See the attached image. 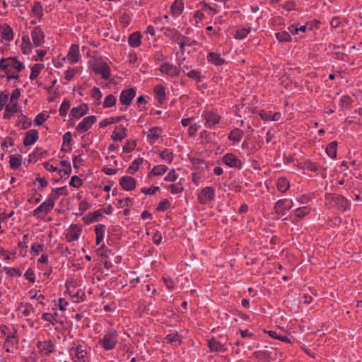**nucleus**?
I'll use <instances>...</instances> for the list:
<instances>
[{
    "instance_id": "f257e3e1",
    "label": "nucleus",
    "mask_w": 362,
    "mask_h": 362,
    "mask_svg": "<svg viewBox=\"0 0 362 362\" xmlns=\"http://www.w3.org/2000/svg\"><path fill=\"white\" fill-rule=\"evenodd\" d=\"M11 69H15L18 71H21L23 69H24V65L23 63L18 61L16 58H2L0 61V69L5 71L8 79H18L19 76L18 74H11Z\"/></svg>"
},
{
    "instance_id": "f03ea898",
    "label": "nucleus",
    "mask_w": 362,
    "mask_h": 362,
    "mask_svg": "<svg viewBox=\"0 0 362 362\" xmlns=\"http://www.w3.org/2000/svg\"><path fill=\"white\" fill-rule=\"evenodd\" d=\"M325 204L329 208H336L342 211L350 208V204L343 196L337 194H326L325 197Z\"/></svg>"
},
{
    "instance_id": "7ed1b4c3",
    "label": "nucleus",
    "mask_w": 362,
    "mask_h": 362,
    "mask_svg": "<svg viewBox=\"0 0 362 362\" xmlns=\"http://www.w3.org/2000/svg\"><path fill=\"white\" fill-rule=\"evenodd\" d=\"M117 337L116 330L111 329L104 335L103 339H99L98 342L105 350H112L117 343Z\"/></svg>"
},
{
    "instance_id": "20e7f679",
    "label": "nucleus",
    "mask_w": 362,
    "mask_h": 362,
    "mask_svg": "<svg viewBox=\"0 0 362 362\" xmlns=\"http://www.w3.org/2000/svg\"><path fill=\"white\" fill-rule=\"evenodd\" d=\"M203 120L205 121L204 126L207 128H211L219 123L221 116L211 110H204L202 114Z\"/></svg>"
},
{
    "instance_id": "39448f33",
    "label": "nucleus",
    "mask_w": 362,
    "mask_h": 362,
    "mask_svg": "<svg viewBox=\"0 0 362 362\" xmlns=\"http://www.w3.org/2000/svg\"><path fill=\"white\" fill-rule=\"evenodd\" d=\"M215 196V191L213 187H206L204 189L201 190L198 195V199L199 202L202 204H205L208 203L209 202H211L214 199Z\"/></svg>"
},
{
    "instance_id": "423d86ee",
    "label": "nucleus",
    "mask_w": 362,
    "mask_h": 362,
    "mask_svg": "<svg viewBox=\"0 0 362 362\" xmlns=\"http://www.w3.org/2000/svg\"><path fill=\"white\" fill-rule=\"evenodd\" d=\"M136 95V88H130L121 92L119 102L122 105L129 106L132 104L133 98Z\"/></svg>"
},
{
    "instance_id": "0eeeda50",
    "label": "nucleus",
    "mask_w": 362,
    "mask_h": 362,
    "mask_svg": "<svg viewBox=\"0 0 362 362\" xmlns=\"http://www.w3.org/2000/svg\"><path fill=\"white\" fill-rule=\"evenodd\" d=\"M222 161L230 168L241 169L243 163L241 160L233 153H228L222 158Z\"/></svg>"
},
{
    "instance_id": "6e6552de",
    "label": "nucleus",
    "mask_w": 362,
    "mask_h": 362,
    "mask_svg": "<svg viewBox=\"0 0 362 362\" xmlns=\"http://www.w3.org/2000/svg\"><path fill=\"white\" fill-rule=\"evenodd\" d=\"M293 206L292 200L286 199L279 200L274 206V209L278 215L284 216L286 210L290 209Z\"/></svg>"
},
{
    "instance_id": "1a4fd4ad",
    "label": "nucleus",
    "mask_w": 362,
    "mask_h": 362,
    "mask_svg": "<svg viewBox=\"0 0 362 362\" xmlns=\"http://www.w3.org/2000/svg\"><path fill=\"white\" fill-rule=\"evenodd\" d=\"M95 122V116L91 115L86 117L77 125L76 130L81 133L85 132L88 131Z\"/></svg>"
},
{
    "instance_id": "9d476101",
    "label": "nucleus",
    "mask_w": 362,
    "mask_h": 362,
    "mask_svg": "<svg viewBox=\"0 0 362 362\" xmlns=\"http://www.w3.org/2000/svg\"><path fill=\"white\" fill-rule=\"evenodd\" d=\"M31 37L35 47H39L44 43V33L40 27H35L31 32Z\"/></svg>"
},
{
    "instance_id": "9b49d317",
    "label": "nucleus",
    "mask_w": 362,
    "mask_h": 362,
    "mask_svg": "<svg viewBox=\"0 0 362 362\" xmlns=\"http://www.w3.org/2000/svg\"><path fill=\"white\" fill-rule=\"evenodd\" d=\"M119 185L127 191L132 190L136 187V180L130 176H123L119 179Z\"/></svg>"
},
{
    "instance_id": "f8f14e48",
    "label": "nucleus",
    "mask_w": 362,
    "mask_h": 362,
    "mask_svg": "<svg viewBox=\"0 0 362 362\" xmlns=\"http://www.w3.org/2000/svg\"><path fill=\"white\" fill-rule=\"evenodd\" d=\"M38 138V132L35 129H30L25 133L23 145L25 146H30L37 141Z\"/></svg>"
},
{
    "instance_id": "ddd939ff",
    "label": "nucleus",
    "mask_w": 362,
    "mask_h": 362,
    "mask_svg": "<svg viewBox=\"0 0 362 362\" xmlns=\"http://www.w3.org/2000/svg\"><path fill=\"white\" fill-rule=\"evenodd\" d=\"M160 71H161L163 74H165L168 76H174L179 74L180 69L170 64H162L159 68Z\"/></svg>"
},
{
    "instance_id": "4468645a",
    "label": "nucleus",
    "mask_w": 362,
    "mask_h": 362,
    "mask_svg": "<svg viewBox=\"0 0 362 362\" xmlns=\"http://www.w3.org/2000/svg\"><path fill=\"white\" fill-rule=\"evenodd\" d=\"M81 230L76 225L71 226L66 234V238L69 242H73L78 239Z\"/></svg>"
},
{
    "instance_id": "2eb2a0df",
    "label": "nucleus",
    "mask_w": 362,
    "mask_h": 362,
    "mask_svg": "<svg viewBox=\"0 0 362 362\" xmlns=\"http://www.w3.org/2000/svg\"><path fill=\"white\" fill-rule=\"evenodd\" d=\"M67 59L71 63H76L79 59V46L74 44L71 46L67 54Z\"/></svg>"
},
{
    "instance_id": "dca6fc26",
    "label": "nucleus",
    "mask_w": 362,
    "mask_h": 362,
    "mask_svg": "<svg viewBox=\"0 0 362 362\" xmlns=\"http://www.w3.org/2000/svg\"><path fill=\"white\" fill-rule=\"evenodd\" d=\"M126 128L122 125L116 126L111 136L114 141H122L127 136Z\"/></svg>"
},
{
    "instance_id": "f3484780",
    "label": "nucleus",
    "mask_w": 362,
    "mask_h": 362,
    "mask_svg": "<svg viewBox=\"0 0 362 362\" xmlns=\"http://www.w3.org/2000/svg\"><path fill=\"white\" fill-rule=\"evenodd\" d=\"M88 110V107L87 105L83 104L78 107H73L71 110L70 116L78 119L87 114Z\"/></svg>"
},
{
    "instance_id": "a211bd4d",
    "label": "nucleus",
    "mask_w": 362,
    "mask_h": 362,
    "mask_svg": "<svg viewBox=\"0 0 362 362\" xmlns=\"http://www.w3.org/2000/svg\"><path fill=\"white\" fill-rule=\"evenodd\" d=\"M0 33L1 37L7 40L11 41L13 38V32L12 28L7 24L0 25Z\"/></svg>"
},
{
    "instance_id": "6ab92c4d",
    "label": "nucleus",
    "mask_w": 362,
    "mask_h": 362,
    "mask_svg": "<svg viewBox=\"0 0 362 362\" xmlns=\"http://www.w3.org/2000/svg\"><path fill=\"white\" fill-rule=\"evenodd\" d=\"M310 212V209L308 206L298 207L296 211L295 214L291 217L292 221L297 222L299 219L305 217V215L308 214Z\"/></svg>"
},
{
    "instance_id": "aec40b11",
    "label": "nucleus",
    "mask_w": 362,
    "mask_h": 362,
    "mask_svg": "<svg viewBox=\"0 0 362 362\" xmlns=\"http://www.w3.org/2000/svg\"><path fill=\"white\" fill-rule=\"evenodd\" d=\"M181 336L177 333H171L168 334L163 340L164 343L171 344L174 346H177L181 343Z\"/></svg>"
},
{
    "instance_id": "412c9836",
    "label": "nucleus",
    "mask_w": 362,
    "mask_h": 362,
    "mask_svg": "<svg viewBox=\"0 0 362 362\" xmlns=\"http://www.w3.org/2000/svg\"><path fill=\"white\" fill-rule=\"evenodd\" d=\"M208 346L211 351L224 352L226 350L224 345L221 344L214 338L208 341Z\"/></svg>"
},
{
    "instance_id": "4be33fe9",
    "label": "nucleus",
    "mask_w": 362,
    "mask_h": 362,
    "mask_svg": "<svg viewBox=\"0 0 362 362\" xmlns=\"http://www.w3.org/2000/svg\"><path fill=\"white\" fill-rule=\"evenodd\" d=\"M164 35L166 37H170L175 42H180L182 37V35L175 29L164 28Z\"/></svg>"
},
{
    "instance_id": "5701e85b",
    "label": "nucleus",
    "mask_w": 362,
    "mask_h": 362,
    "mask_svg": "<svg viewBox=\"0 0 362 362\" xmlns=\"http://www.w3.org/2000/svg\"><path fill=\"white\" fill-rule=\"evenodd\" d=\"M141 35L139 32L132 33L128 38V42L132 47H137L141 45Z\"/></svg>"
},
{
    "instance_id": "b1692460",
    "label": "nucleus",
    "mask_w": 362,
    "mask_h": 362,
    "mask_svg": "<svg viewBox=\"0 0 362 362\" xmlns=\"http://www.w3.org/2000/svg\"><path fill=\"white\" fill-rule=\"evenodd\" d=\"M52 190L54 192L51 194H49L48 198L50 200L52 199V201L54 202V204H55V201L59 198V196L66 195L67 194V189H66V186L62 187H58L56 189L52 188Z\"/></svg>"
},
{
    "instance_id": "393cba45",
    "label": "nucleus",
    "mask_w": 362,
    "mask_h": 362,
    "mask_svg": "<svg viewBox=\"0 0 362 362\" xmlns=\"http://www.w3.org/2000/svg\"><path fill=\"white\" fill-rule=\"evenodd\" d=\"M207 59L211 64L216 66H221L225 62V60L223 58H221L219 54L215 52L209 53L207 56Z\"/></svg>"
},
{
    "instance_id": "a878e982",
    "label": "nucleus",
    "mask_w": 362,
    "mask_h": 362,
    "mask_svg": "<svg viewBox=\"0 0 362 362\" xmlns=\"http://www.w3.org/2000/svg\"><path fill=\"white\" fill-rule=\"evenodd\" d=\"M96 73L100 74L104 79H108L110 76V69L107 63L101 64L96 69Z\"/></svg>"
},
{
    "instance_id": "bb28decb",
    "label": "nucleus",
    "mask_w": 362,
    "mask_h": 362,
    "mask_svg": "<svg viewBox=\"0 0 362 362\" xmlns=\"http://www.w3.org/2000/svg\"><path fill=\"white\" fill-rule=\"evenodd\" d=\"M184 4L182 0H175L171 6V13L174 16H179L183 11Z\"/></svg>"
},
{
    "instance_id": "cd10ccee",
    "label": "nucleus",
    "mask_w": 362,
    "mask_h": 362,
    "mask_svg": "<svg viewBox=\"0 0 362 362\" xmlns=\"http://www.w3.org/2000/svg\"><path fill=\"white\" fill-rule=\"evenodd\" d=\"M153 91L157 96L158 102L162 104L165 100V88L162 85L156 86Z\"/></svg>"
},
{
    "instance_id": "c85d7f7f",
    "label": "nucleus",
    "mask_w": 362,
    "mask_h": 362,
    "mask_svg": "<svg viewBox=\"0 0 362 362\" xmlns=\"http://www.w3.org/2000/svg\"><path fill=\"white\" fill-rule=\"evenodd\" d=\"M180 70L187 75L189 78L194 79L197 82L202 81L201 74L199 71L197 70H190L189 71H186L185 67H180Z\"/></svg>"
},
{
    "instance_id": "c756f323",
    "label": "nucleus",
    "mask_w": 362,
    "mask_h": 362,
    "mask_svg": "<svg viewBox=\"0 0 362 362\" xmlns=\"http://www.w3.org/2000/svg\"><path fill=\"white\" fill-rule=\"evenodd\" d=\"M105 226L103 224H99L95 226V232L96 234V245H99L101 241L104 239Z\"/></svg>"
},
{
    "instance_id": "7c9ffc66",
    "label": "nucleus",
    "mask_w": 362,
    "mask_h": 362,
    "mask_svg": "<svg viewBox=\"0 0 362 362\" xmlns=\"http://www.w3.org/2000/svg\"><path fill=\"white\" fill-rule=\"evenodd\" d=\"M337 142L336 141H332L325 149L327 154L330 158H335L337 157Z\"/></svg>"
},
{
    "instance_id": "2f4dec72",
    "label": "nucleus",
    "mask_w": 362,
    "mask_h": 362,
    "mask_svg": "<svg viewBox=\"0 0 362 362\" xmlns=\"http://www.w3.org/2000/svg\"><path fill=\"white\" fill-rule=\"evenodd\" d=\"M290 187L289 182L284 177H280L277 180V188L281 192H286Z\"/></svg>"
},
{
    "instance_id": "473e14b6",
    "label": "nucleus",
    "mask_w": 362,
    "mask_h": 362,
    "mask_svg": "<svg viewBox=\"0 0 362 362\" xmlns=\"http://www.w3.org/2000/svg\"><path fill=\"white\" fill-rule=\"evenodd\" d=\"M168 170V167L164 165H159L153 168L149 175L159 176L163 175Z\"/></svg>"
},
{
    "instance_id": "72a5a7b5",
    "label": "nucleus",
    "mask_w": 362,
    "mask_h": 362,
    "mask_svg": "<svg viewBox=\"0 0 362 362\" xmlns=\"http://www.w3.org/2000/svg\"><path fill=\"white\" fill-rule=\"evenodd\" d=\"M243 136V132L240 129H235L231 131L228 139L233 141H240Z\"/></svg>"
},
{
    "instance_id": "f704fd0d",
    "label": "nucleus",
    "mask_w": 362,
    "mask_h": 362,
    "mask_svg": "<svg viewBox=\"0 0 362 362\" xmlns=\"http://www.w3.org/2000/svg\"><path fill=\"white\" fill-rule=\"evenodd\" d=\"M23 43L21 49L23 53L25 54H29L31 52V44L28 36H23L22 38Z\"/></svg>"
},
{
    "instance_id": "c9c22d12",
    "label": "nucleus",
    "mask_w": 362,
    "mask_h": 362,
    "mask_svg": "<svg viewBox=\"0 0 362 362\" xmlns=\"http://www.w3.org/2000/svg\"><path fill=\"white\" fill-rule=\"evenodd\" d=\"M54 202L52 200H50L49 198L47 199V201L44 202L43 203H42L39 207L40 209H42V211L45 213V214H47L49 213L54 206Z\"/></svg>"
},
{
    "instance_id": "e433bc0d",
    "label": "nucleus",
    "mask_w": 362,
    "mask_h": 362,
    "mask_svg": "<svg viewBox=\"0 0 362 362\" xmlns=\"http://www.w3.org/2000/svg\"><path fill=\"white\" fill-rule=\"evenodd\" d=\"M87 351L83 349L81 345H78L75 349V357L78 360H82L83 362H86V357L87 356Z\"/></svg>"
},
{
    "instance_id": "4c0bfd02",
    "label": "nucleus",
    "mask_w": 362,
    "mask_h": 362,
    "mask_svg": "<svg viewBox=\"0 0 362 362\" xmlns=\"http://www.w3.org/2000/svg\"><path fill=\"white\" fill-rule=\"evenodd\" d=\"M10 166L13 169H17L21 165V156H16L12 155L10 156L9 160Z\"/></svg>"
},
{
    "instance_id": "58836bf2",
    "label": "nucleus",
    "mask_w": 362,
    "mask_h": 362,
    "mask_svg": "<svg viewBox=\"0 0 362 362\" xmlns=\"http://www.w3.org/2000/svg\"><path fill=\"white\" fill-rule=\"evenodd\" d=\"M43 66H44L40 64H35L31 69L30 79L35 80L39 76L40 71L42 69Z\"/></svg>"
},
{
    "instance_id": "ea45409f",
    "label": "nucleus",
    "mask_w": 362,
    "mask_h": 362,
    "mask_svg": "<svg viewBox=\"0 0 362 362\" xmlns=\"http://www.w3.org/2000/svg\"><path fill=\"white\" fill-rule=\"evenodd\" d=\"M144 160L141 158H138L134 160L132 165L127 169V173L129 174H134V172L137 171L139 165L143 163Z\"/></svg>"
},
{
    "instance_id": "a19ab883",
    "label": "nucleus",
    "mask_w": 362,
    "mask_h": 362,
    "mask_svg": "<svg viewBox=\"0 0 362 362\" xmlns=\"http://www.w3.org/2000/svg\"><path fill=\"white\" fill-rule=\"evenodd\" d=\"M32 11L35 16L40 18L43 15V8L41 5V3L39 1H35L34 5L32 8Z\"/></svg>"
},
{
    "instance_id": "79ce46f5",
    "label": "nucleus",
    "mask_w": 362,
    "mask_h": 362,
    "mask_svg": "<svg viewBox=\"0 0 362 362\" xmlns=\"http://www.w3.org/2000/svg\"><path fill=\"white\" fill-rule=\"evenodd\" d=\"M267 333L269 334V335L271 337H272L274 339H279L281 341L289 343V344L291 343V339L288 338L287 336L279 335L276 332L272 331V330L268 331Z\"/></svg>"
},
{
    "instance_id": "37998d69",
    "label": "nucleus",
    "mask_w": 362,
    "mask_h": 362,
    "mask_svg": "<svg viewBox=\"0 0 362 362\" xmlns=\"http://www.w3.org/2000/svg\"><path fill=\"white\" fill-rule=\"evenodd\" d=\"M116 98L113 95L110 94L105 98L103 102V107H111L116 104Z\"/></svg>"
},
{
    "instance_id": "c03bdc74",
    "label": "nucleus",
    "mask_w": 362,
    "mask_h": 362,
    "mask_svg": "<svg viewBox=\"0 0 362 362\" xmlns=\"http://www.w3.org/2000/svg\"><path fill=\"white\" fill-rule=\"evenodd\" d=\"M160 133L161 129L158 127H155L149 130V133L148 134L147 136L153 140H157L160 137Z\"/></svg>"
},
{
    "instance_id": "a18cd8bd",
    "label": "nucleus",
    "mask_w": 362,
    "mask_h": 362,
    "mask_svg": "<svg viewBox=\"0 0 362 362\" xmlns=\"http://www.w3.org/2000/svg\"><path fill=\"white\" fill-rule=\"evenodd\" d=\"M37 346L38 348H41V346H42L43 349L47 350L46 354H48L49 353L52 352L54 345L51 341H45L44 342L39 341Z\"/></svg>"
},
{
    "instance_id": "49530a36",
    "label": "nucleus",
    "mask_w": 362,
    "mask_h": 362,
    "mask_svg": "<svg viewBox=\"0 0 362 362\" xmlns=\"http://www.w3.org/2000/svg\"><path fill=\"white\" fill-rule=\"evenodd\" d=\"M160 156L162 159L165 160L168 163H171L173 158V152L169 149L163 150L160 153Z\"/></svg>"
},
{
    "instance_id": "de8ad7c7",
    "label": "nucleus",
    "mask_w": 362,
    "mask_h": 362,
    "mask_svg": "<svg viewBox=\"0 0 362 362\" xmlns=\"http://www.w3.org/2000/svg\"><path fill=\"white\" fill-rule=\"evenodd\" d=\"M276 38L280 42H290L291 40V37L290 34L286 31H283L281 33H276Z\"/></svg>"
},
{
    "instance_id": "09e8293b",
    "label": "nucleus",
    "mask_w": 362,
    "mask_h": 362,
    "mask_svg": "<svg viewBox=\"0 0 362 362\" xmlns=\"http://www.w3.org/2000/svg\"><path fill=\"white\" fill-rule=\"evenodd\" d=\"M70 108V102L69 100H64L62 102L61 107L59 108V115L61 116H65Z\"/></svg>"
},
{
    "instance_id": "8fccbe9b",
    "label": "nucleus",
    "mask_w": 362,
    "mask_h": 362,
    "mask_svg": "<svg viewBox=\"0 0 362 362\" xmlns=\"http://www.w3.org/2000/svg\"><path fill=\"white\" fill-rule=\"evenodd\" d=\"M250 32V28L238 29L235 32V37L239 40L244 39Z\"/></svg>"
},
{
    "instance_id": "3c124183",
    "label": "nucleus",
    "mask_w": 362,
    "mask_h": 362,
    "mask_svg": "<svg viewBox=\"0 0 362 362\" xmlns=\"http://www.w3.org/2000/svg\"><path fill=\"white\" fill-rule=\"evenodd\" d=\"M353 103V100L349 95H344L341 98L340 100V106L343 108L349 107L351 103Z\"/></svg>"
},
{
    "instance_id": "603ef678",
    "label": "nucleus",
    "mask_w": 362,
    "mask_h": 362,
    "mask_svg": "<svg viewBox=\"0 0 362 362\" xmlns=\"http://www.w3.org/2000/svg\"><path fill=\"white\" fill-rule=\"evenodd\" d=\"M102 209L97 210L94 211L93 214H90L87 216L86 222H93L98 221L99 217H102L101 214Z\"/></svg>"
},
{
    "instance_id": "864d4df0",
    "label": "nucleus",
    "mask_w": 362,
    "mask_h": 362,
    "mask_svg": "<svg viewBox=\"0 0 362 362\" xmlns=\"http://www.w3.org/2000/svg\"><path fill=\"white\" fill-rule=\"evenodd\" d=\"M82 184V180L76 175L73 176L69 182V185L75 188H79Z\"/></svg>"
},
{
    "instance_id": "5fc2aeb1",
    "label": "nucleus",
    "mask_w": 362,
    "mask_h": 362,
    "mask_svg": "<svg viewBox=\"0 0 362 362\" xmlns=\"http://www.w3.org/2000/svg\"><path fill=\"white\" fill-rule=\"evenodd\" d=\"M96 252L98 255L104 258H107L109 257L108 253L110 252V251L104 245H103L96 250Z\"/></svg>"
},
{
    "instance_id": "6e6d98bb",
    "label": "nucleus",
    "mask_w": 362,
    "mask_h": 362,
    "mask_svg": "<svg viewBox=\"0 0 362 362\" xmlns=\"http://www.w3.org/2000/svg\"><path fill=\"white\" fill-rule=\"evenodd\" d=\"M170 205V203L168 199H163L158 204L156 210L158 211H164L166 210Z\"/></svg>"
},
{
    "instance_id": "4d7b16f0",
    "label": "nucleus",
    "mask_w": 362,
    "mask_h": 362,
    "mask_svg": "<svg viewBox=\"0 0 362 362\" xmlns=\"http://www.w3.org/2000/svg\"><path fill=\"white\" fill-rule=\"evenodd\" d=\"M16 330L13 329V333H9L6 336V343L11 342L12 344H18V339H17V337H16Z\"/></svg>"
},
{
    "instance_id": "13d9d810",
    "label": "nucleus",
    "mask_w": 362,
    "mask_h": 362,
    "mask_svg": "<svg viewBox=\"0 0 362 362\" xmlns=\"http://www.w3.org/2000/svg\"><path fill=\"white\" fill-rule=\"evenodd\" d=\"M44 250V245L42 244L34 243L31 246V253L34 255H37L40 252Z\"/></svg>"
},
{
    "instance_id": "bf43d9fd",
    "label": "nucleus",
    "mask_w": 362,
    "mask_h": 362,
    "mask_svg": "<svg viewBox=\"0 0 362 362\" xmlns=\"http://www.w3.org/2000/svg\"><path fill=\"white\" fill-rule=\"evenodd\" d=\"M136 147V141H129L127 144L123 146V151L126 153L132 152Z\"/></svg>"
},
{
    "instance_id": "052dcab7",
    "label": "nucleus",
    "mask_w": 362,
    "mask_h": 362,
    "mask_svg": "<svg viewBox=\"0 0 362 362\" xmlns=\"http://www.w3.org/2000/svg\"><path fill=\"white\" fill-rule=\"evenodd\" d=\"M48 117H49L48 115H46L43 113L38 114L34 120L35 124V125H41L45 120H47V119Z\"/></svg>"
},
{
    "instance_id": "680f3d73",
    "label": "nucleus",
    "mask_w": 362,
    "mask_h": 362,
    "mask_svg": "<svg viewBox=\"0 0 362 362\" xmlns=\"http://www.w3.org/2000/svg\"><path fill=\"white\" fill-rule=\"evenodd\" d=\"M90 96L92 98L99 101L102 98V93L98 88L94 87L91 90Z\"/></svg>"
},
{
    "instance_id": "e2e57ef3",
    "label": "nucleus",
    "mask_w": 362,
    "mask_h": 362,
    "mask_svg": "<svg viewBox=\"0 0 362 362\" xmlns=\"http://www.w3.org/2000/svg\"><path fill=\"white\" fill-rule=\"evenodd\" d=\"M4 270L6 272V274L11 276H21V272L15 268H9V267H4Z\"/></svg>"
},
{
    "instance_id": "0e129e2a",
    "label": "nucleus",
    "mask_w": 362,
    "mask_h": 362,
    "mask_svg": "<svg viewBox=\"0 0 362 362\" xmlns=\"http://www.w3.org/2000/svg\"><path fill=\"white\" fill-rule=\"evenodd\" d=\"M170 188L173 194H178L183 191V187L179 183L171 185Z\"/></svg>"
},
{
    "instance_id": "69168bd1",
    "label": "nucleus",
    "mask_w": 362,
    "mask_h": 362,
    "mask_svg": "<svg viewBox=\"0 0 362 362\" xmlns=\"http://www.w3.org/2000/svg\"><path fill=\"white\" fill-rule=\"evenodd\" d=\"M259 115L264 120L272 121V112L261 110L259 113Z\"/></svg>"
},
{
    "instance_id": "338daca9",
    "label": "nucleus",
    "mask_w": 362,
    "mask_h": 362,
    "mask_svg": "<svg viewBox=\"0 0 362 362\" xmlns=\"http://www.w3.org/2000/svg\"><path fill=\"white\" fill-rule=\"evenodd\" d=\"M6 112H10L11 113H15L18 112V104L16 103H11L9 105L6 106Z\"/></svg>"
},
{
    "instance_id": "774afa93",
    "label": "nucleus",
    "mask_w": 362,
    "mask_h": 362,
    "mask_svg": "<svg viewBox=\"0 0 362 362\" xmlns=\"http://www.w3.org/2000/svg\"><path fill=\"white\" fill-rule=\"evenodd\" d=\"M177 179L175 170H171L164 178L165 181L174 182Z\"/></svg>"
}]
</instances>
